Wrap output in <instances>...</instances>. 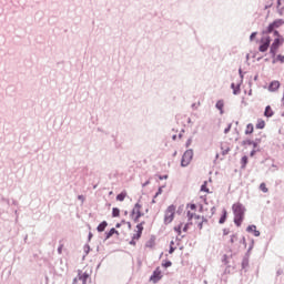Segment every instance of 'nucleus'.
Masks as SVG:
<instances>
[{
  "label": "nucleus",
  "mask_w": 284,
  "mask_h": 284,
  "mask_svg": "<svg viewBox=\"0 0 284 284\" xmlns=\"http://www.w3.org/2000/svg\"><path fill=\"white\" fill-rule=\"evenodd\" d=\"M282 26H284V20L276 19L267 26L266 30H264V34L273 33V41L270 47V53L273 55L278 52V48H281V45H283L284 43V37L278 32V28H281Z\"/></svg>",
  "instance_id": "obj_1"
},
{
  "label": "nucleus",
  "mask_w": 284,
  "mask_h": 284,
  "mask_svg": "<svg viewBox=\"0 0 284 284\" xmlns=\"http://www.w3.org/2000/svg\"><path fill=\"white\" fill-rule=\"evenodd\" d=\"M234 213V223L237 227H241L243 220L245 219V207L240 202L233 204L232 206Z\"/></svg>",
  "instance_id": "obj_2"
},
{
  "label": "nucleus",
  "mask_w": 284,
  "mask_h": 284,
  "mask_svg": "<svg viewBox=\"0 0 284 284\" xmlns=\"http://www.w3.org/2000/svg\"><path fill=\"white\" fill-rule=\"evenodd\" d=\"M265 31L262 32V38L260 39V47L258 50L260 52H267L270 50V43H272V39L270 38V33H264Z\"/></svg>",
  "instance_id": "obj_3"
},
{
  "label": "nucleus",
  "mask_w": 284,
  "mask_h": 284,
  "mask_svg": "<svg viewBox=\"0 0 284 284\" xmlns=\"http://www.w3.org/2000/svg\"><path fill=\"white\" fill-rule=\"evenodd\" d=\"M174 214H176V206L172 204L164 212L165 225H170L174 221Z\"/></svg>",
  "instance_id": "obj_4"
},
{
  "label": "nucleus",
  "mask_w": 284,
  "mask_h": 284,
  "mask_svg": "<svg viewBox=\"0 0 284 284\" xmlns=\"http://www.w3.org/2000/svg\"><path fill=\"white\" fill-rule=\"evenodd\" d=\"M194 156V152L192 150H187L184 152L182 156V168H187V164L192 162V158Z\"/></svg>",
  "instance_id": "obj_5"
},
{
  "label": "nucleus",
  "mask_w": 284,
  "mask_h": 284,
  "mask_svg": "<svg viewBox=\"0 0 284 284\" xmlns=\"http://www.w3.org/2000/svg\"><path fill=\"white\" fill-rule=\"evenodd\" d=\"M88 278H90V273L83 272V271H79L78 277H75L73 280V284L79 283V281L81 282V284H87L88 283Z\"/></svg>",
  "instance_id": "obj_6"
},
{
  "label": "nucleus",
  "mask_w": 284,
  "mask_h": 284,
  "mask_svg": "<svg viewBox=\"0 0 284 284\" xmlns=\"http://www.w3.org/2000/svg\"><path fill=\"white\" fill-rule=\"evenodd\" d=\"M143 216L141 213V206L136 204L131 213V219L134 221V223H139V220Z\"/></svg>",
  "instance_id": "obj_7"
},
{
  "label": "nucleus",
  "mask_w": 284,
  "mask_h": 284,
  "mask_svg": "<svg viewBox=\"0 0 284 284\" xmlns=\"http://www.w3.org/2000/svg\"><path fill=\"white\" fill-rule=\"evenodd\" d=\"M163 278V271H161V267H156L155 272L150 277L151 283H159Z\"/></svg>",
  "instance_id": "obj_8"
},
{
  "label": "nucleus",
  "mask_w": 284,
  "mask_h": 284,
  "mask_svg": "<svg viewBox=\"0 0 284 284\" xmlns=\"http://www.w3.org/2000/svg\"><path fill=\"white\" fill-rule=\"evenodd\" d=\"M191 221V223H194L197 230H203V223L205 221V217L203 215H195Z\"/></svg>",
  "instance_id": "obj_9"
},
{
  "label": "nucleus",
  "mask_w": 284,
  "mask_h": 284,
  "mask_svg": "<svg viewBox=\"0 0 284 284\" xmlns=\"http://www.w3.org/2000/svg\"><path fill=\"white\" fill-rule=\"evenodd\" d=\"M187 219L192 221L196 216V204H187Z\"/></svg>",
  "instance_id": "obj_10"
},
{
  "label": "nucleus",
  "mask_w": 284,
  "mask_h": 284,
  "mask_svg": "<svg viewBox=\"0 0 284 284\" xmlns=\"http://www.w3.org/2000/svg\"><path fill=\"white\" fill-rule=\"evenodd\" d=\"M280 88H281V82L278 80H273L268 84V92H278Z\"/></svg>",
  "instance_id": "obj_11"
},
{
  "label": "nucleus",
  "mask_w": 284,
  "mask_h": 284,
  "mask_svg": "<svg viewBox=\"0 0 284 284\" xmlns=\"http://www.w3.org/2000/svg\"><path fill=\"white\" fill-rule=\"evenodd\" d=\"M187 227H190V224L183 225V222H180L178 225L174 226V232H176V234L181 236V230H183V232H187Z\"/></svg>",
  "instance_id": "obj_12"
},
{
  "label": "nucleus",
  "mask_w": 284,
  "mask_h": 284,
  "mask_svg": "<svg viewBox=\"0 0 284 284\" xmlns=\"http://www.w3.org/2000/svg\"><path fill=\"white\" fill-rule=\"evenodd\" d=\"M230 144L229 143H226V142H223V143H221V154H222V156H225V155H227V154H230Z\"/></svg>",
  "instance_id": "obj_13"
},
{
  "label": "nucleus",
  "mask_w": 284,
  "mask_h": 284,
  "mask_svg": "<svg viewBox=\"0 0 284 284\" xmlns=\"http://www.w3.org/2000/svg\"><path fill=\"white\" fill-rule=\"evenodd\" d=\"M142 234H143V223H140L136 225V233L133 235V239H136V241H139Z\"/></svg>",
  "instance_id": "obj_14"
},
{
  "label": "nucleus",
  "mask_w": 284,
  "mask_h": 284,
  "mask_svg": "<svg viewBox=\"0 0 284 284\" xmlns=\"http://www.w3.org/2000/svg\"><path fill=\"white\" fill-rule=\"evenodd\" d=\"M264 116H266V119H271V116H274V110H272V106L267 105L265 108Z\"/></svg>",
  "instance_id": "obj_15"
},
{
  "label": "nucleus",
  "mask_w": 284,
  "mask_h": 284,
  "mask_svg": "<svg viewBox=\"0 0 284 284\" xmlns=\"http://www.w3.org/2000/svg\"><path fill=\"white\" fill-rule=\"evenodd\" d=\"M244 134L246 135L254 134V124L248 123L245 128Z\"/></svg>",
  "instance_id": "obj_16"
},
{
  "label": "nucleus",
  "mask_w": 284,
  "mask_h": 284,
  "mask_svg": "<svg viewBox=\"0 0 284 284\" xmlns=\"http://www.w3.org/2000/svg\"><path fill=\"white\" fill-rule=\"evenodd\" d=\"M255 128H256V130H264V128H265V120L257 119Z\"/></svg>",
  "instance_id": "obj_17"
},
{
  "label": "nucleus",
  "mask_w": 284,
  "mask_h": 284,
  "mask_svg": "<svg viewBox=\"0 0 284 284\" xmlns=\"http://www.w3.org/2000/svg\"><path fill=\"white\" fill-rule=\"evenodd\" d=\"M224 106H225V103L223 102V100H219L215 104V108H217V110H220L221 114H223Z\"/></svg>",
  "instance_id": "obj_18"
},
{
  "label": "nucleus",
  "mask_w": 284,
  "mask_h": 284,
  "mask_svg": "<svg viewBox=\"0 0 284 284\" xmlns=\"http://www.w3.org/2000/svg\"><path fill=\"white\" fill-rule=\"evenodd\" d=\"M125 196H128V192L123 191L116 195V201L123 202L125 201Z\"/></svg>",
  "instance_id": "obj_19"
},
{
  "label": "nucleus",
  "mask_w": 284,
  "mask_h": 284,
  "mask_svg": "<svg viewBox=\"0 0 284 284\" xmlns=\"http://www.w3.org/2000/svg\"><path fill=\"white\" fill-rule=\"evenodd\" d=\"M105 227H108V222L103 221L98 225V232H105Z\"/></svg>",
  "instance_id": "obj_20"
},
{
  "label": "nucleus",
  "mask_w": 284,
  "mask_h": 284,
  "mask_svg": "<svg viewBox=\"0 0 284 284\" xmlns=\"http://www.w3.org/2000/svg\"><path fill=\"white\" fill-rule=\"evenodd\" d=\"M114 234H116L119 236V231H116L115 229H111L108 233H106V239H111V236H114Z\"/></svg>",
  "instance_id": "obj_21"
},
{
  "label": "nucleus",
  "mask_w": 284,
  "mask_h": 284,
  "mask_svg": "<svg viewBox=\"0 0 284 284\" xmlns=\"http://www.w3.org/2000/svg\"><path fill=\"white\" fill-rule=\"evenodd\" d=\"M226 219H227V211H224V212H223V215L220 217L219 223H220L221 225H223V223H225Z\"/></svg>",
  "instance_id": "obj_22"
},
{
  "label": "nucleus",
  "mask_w": 284,
  "mask_h": 284,
  "mask_svg": "<svg viewBox=\"0 0 284 284\" xmlns=\"http://www.w3.org/2000/svg\"><path fill=\"white\" fill-rule=\"evenodd\" d=\"M237 241H239V235L237 234L231 235V239H230L231 245H234V243H236Z\"/></svg>",
  "instance_id": "obj_23"
},
{
  "label": "nucleus",
  "mask_w": 284,
  "mask_h": 284,
  "mask_svg": "<svg viewBox=\"0 0 284 284\" xmlns=\"http://www.w3.org/2000/svg\"><path fill=\"white\" fill-rule=\"evenodd\" d=\"M245 144L246 145H253V148H258V143H256L255 141H252V140H246Z\"/></svg>",
  "instance_id": "obj_24"
},
{
  "label": "nucleus",
  "mask_w": 284,
  "mask_h": 284,
  "mask_svg": "<svg viewBox=\"0 0 284 284\" xmlns=\"http://www.w3.org/2000/svg\"><path fill=\"white\" fill-rule=\"evenodd\" d=\"M176 250V247H174V241L170 242V250H169V254H174V251Z\"/></svg>",
  "instance_id": "obj_25"
},
{
  "label": "nucleus",
  "mask_w": 284,
  "mask_h": 284,
  "mask_svg": "<svg viewBox=\"0 0 284 284\" xmlns=\"http://www.w3.org/2000/svg\"><path fill=\"white\" fill-rule=\"evenodd\" d=\"M241 164H242V168H245L247 165V155H244L242 159H241Z\"/></svg>",
  "instance_id": "obj_26"
},
{
  "label": "nucleus",
  "mask_w": 284,
  "mask_h": 284,
  "mask_svg": "<svg viewBox=\"0 0 284 284\" xmlns=\"http://www.w3.org/2000/svg\"><path fill=\"white\" fill-rule=\"evenodd\" d=\"M201 192L210 193V189H207V182H204V184L201 186Z\"/></svg>",
  "instance_id": "obj_27"
},
{
  "label": "nucleus",
  "mask_w": 284,
  "mask_h": 284,
  "mask_svg": "<svg viewBox=\"0 0 284 284\" xmlns=\"http://www.w3.org/2000/svg\"><path fill=\"white\" fill-rule=\"evenodd\" d=\"M120 214H121V211H120L119 209H116V207H113V210H112V216L116 217V216H119Z\"/></svg>",
  "instance_id": "obj_28"
},
{
  "label": "nucleus",
  "mask_w": 284,
  "mask_h": 284,
  "mask_svg": "<svg viewBox=\"0 0 284 284\" xmlns=\"http://www.w3.org/2000/svg\"><path fill=\"white\" fill-rule=\"evenodd\" d=\"M260 190H261L262 192H264V193H267V192H268L267 185H266L265 183H262V184L260 185Z\"/></svg>",
  "instance_id": "obj_29"
},
{
  "label": "nucleus",
  "mask_w": 284,
  "mask_h": 284,
  "mask_svg": "<svg viewBox=\"0 0 284 284\" xmlns=\"http://www.w3.org/2000/svg\"><path fill=\"white\" fill-rule=\"evenodd\" d=\"M162 267H172V263L170 261L163 262Z\"/></svg>",
  "instance_id": "obj_30"
},
{
  "label": "nucleus",
  "mask_w": 284,
  "mask_h": 284,
  "mask_svg": "<svg viewBox=\"0 0 284 284\" xmlns=\"http://www.w3.org/2000/svg\"><path fill=\"white\" fill-rule=\"evenodd\" d=\"M276 59L280 61V63H284V55L278 54Z\"/></svg>",
  "instance_id": "obj_31"
},
{
  "label": "nucleus",
  "mask_w": 284,
  "mask_h": 284,
  "mask_svg": "<svg viewBox=\"0 0 284 284\" xmlns=\"http://www.w3.org/2000/svg\"><path fill=\"white\" fill-rule=\"evenodd\" d=\"M256 230V225H251L247 227V232H254Z\"/></svg>",
  "instance_id": "obj_32"
},
{
  "label": "nucleus",
  "mask_w": 284,
  "mask_h": 284,
  "mask_svg": "<svg viewBox=\"0 0 284 284\" xmlns=\"http://www.w3.org/2000/svg\"><path fill=\"white\" fill-rule=\"evenodd\" d=\"M230 234V229H223V236H227Z\"/></svg>",
  "instance_id": "obj_33"
},
{
  "label": "nucleus",
  "mask_w": 284,
  "mask_h": 284,
  "mask_svg": "<svg viewBox=\"0 0 284 284\" xmlns=\"http://www.w3.org/2000/svg\"><path fill=\"white\" fill-rule=\"evenodd\" d=\"M256 32H253L251 36H250V41H252L253 39H256Z\"/></svg>",
  "instance_id": "obj_34"
},
{
  "label": "nucleus",
  "mask_w": 284,
  "mask_h": 284,
  "mask_svg": "<svg viewBox=\"0 0 284 284\" xmlns=\"http://www.w3.org/2000/svg\"><path fill=\"white\" fill-rule=\"evenodd\" d=\"M231 88L234 89V90H233V94H239V89L236 90V89L234 88V83H232Z\"/></svg>",
  "instance_id": "obj_35"
},
{
  "label": "nucleus",
  "mask_w": 284,
  "mask_h": 284,
  "mask_svg": "<svg viewBox=\"0 0 284 284\" xmlns=\"http://www.w3.org/2000/svg\"><path fill=\"white\" fill-rule=\"evenodd\" d=\"M230 130H232V125H229V126L224 130V134H227V132H230Z\"/></svg>",
  "instance_id": "obj_36"
},
{
  "label": "nucleus",
  "mask_w": 284,
  "mask_h": 284,
  "mask_svg": "<svg viewBox=\"0 0 284 284\" xmlns=\"http://www.w3.org/2000/svg\"><path fill=\"white\" fill-rule=\"evenodd\" d=\"M162 192H163V189L160 187L159 191L155 193V197L159 196V194H162Z\"/></svg>",
  "instance_id": "obj_37"
},
{
  "label": "nucleus",
  "mask_w": 284,
  "mask_h": 284,
  "mask_svg": "<svg viewBox=\"0 0 284 284\" xmlns=\"http://www.w3.org/2000/svg\"><path fill=\"white\" fill-rule=\"evenodd\" d=\"M254 236H261V232L256 231V229L254 230Z\"/></svg>",
  "instance_id": "obj_38"
},
{
  "label": "nucleus",
  "mask_w": 284,
  "mask_h": 284,
  "mask_svg": "<svg viewBox=\"0 0 284 284\" xmlns=\"http://www.w3.org/2000/svg\"><path fill=\"white\" fill-rule=\"evenodd\" d=\"M283 6V2L281 0H277V8H281Z\"/></svg>",
  "instance_id": "obj_39"
},
{
  "label": "nucleus",
  "mask_w": 284,
  "mask_h": 284,
  "mask_svg": "<svg viewBox=\"0 0 284 284\" xmlns=\"http://www.w3.org/2000/svg\"><path fill=\"white\" fill-rule=\"evenodd\" d=\"M134 241H136V239L133 237V240L130 242V245H136V242Z\"/></svg>",
  "instance_id": "obj_40"
},
{
  "label": "nucleus",
  "mask_w": 284,
  "mask_h": 284,
  "mask_svg": "<svg viewBox=\"0 0 284 284\" xmlns=\"http://www.w3.org/2000/svg\"><path fill=\"white\" fill-rule=\"evenodd\" d=\"M254 153H255V151H252V152H251V156H254Z\"/></svg>",
  "instance_id": "obj_41"
},
{
  "label": "nucleus",
  "mask_w": 284,
  "mask_h": 284,
  "mask_svg": "<svg viewBox=\"0 0 284 284\" xmlns=\"http://www.w3.org/2000/svg\"><path fill=\"white\" fill-rule=\"evenodd\" d=\"M219 156H221V154L217 153V154H216V159H219Z\"/></svg>",
  "instance_id": "obj_42"
},
{
  "label": "nucleus",
  "mask_w": 284,
  "mask_h": 284,
  "mask_svg": "<svg viewBox=\"0 0 284 284\" xmlns=\"http://www.w3.org/2000/svg\"><path fill=\"white\" fill-rule=\"evenodd\" d=\"M116 227H121V224H116Z\"/></svg>",
  "instance_id": "obj_43"
},
{
  "label": "nucleus",
  "mask_w": 284,
  "mask_h": 284,
  "mask_svg": "<svg viewBox=\"0 0 284 284\" xmlns=\"http://www.w3.org/2000/svg\"><path fill=\"white\" fill-rule=\"evenodd\" d=\"M59 254H61V248L58 250Z\"/></svg>",
  "instance_id": "obj_44"
},
{
  "label": "nucleus",
  "mask_w": 284,
  "mask_h": 284,
  "mask_svg": "<svg viewBox=\"0 0 284 284\" xmlns=\"http://www.w3.org/2000/svg\"><path fill=\"white\" fill-rule=\"evenodd\" d=\"M109 194H111V195H112V194H113V192L111 191Z\"/></svg>",
  "instance_id": "obj_45"
},
{
  "label": "nucleus",
  "mask_w": 284,
  "mask_h": 284,
  "mask_svg": "<svg viewBox=\"0 0 284 284\" xmlns=\"http://www.w3.org/2000/svg\"><path fill=\"white\" fill-rule=\"evenodd\" d=\"M283 2H284V0H283Z\"/></svg>",
  "instance_id": "obj_46"
}]
</instances>
